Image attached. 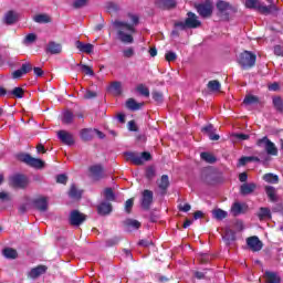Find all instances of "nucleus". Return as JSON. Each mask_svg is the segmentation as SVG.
<instances>
[{
  "label": "nucleus",
  "instance_id": "nucleus-1",
  "mask_svg": "<svg viewBox=\"0 0 283 283\" xmlns=\"http://www.w3.org/2000/svg\"><path fill=\"white\" fill-rule=\"evenodd\" d=\"M113 29L117 41H120V43H125L126 45L134 43V34L136 33L134 24L115 20L113 22Z\"/></svg>",
  "mask_w": 283,
  "mask_h": 283
},
{
  "label": "nucleus",
  "instance_id": "nucleus-2",
  "mask_svg": "<svg viewBox=\"0 0 283 283\" xmlns=\"http://www.w3.org/2000/svg\"><path fill=\"white\" fill-rule=\"evenodd\" d=\"M245 8L249 10H258L260 14H271L272 12H277V6L275 4H270V6H264L260 0H245Z\"/></svg>",
  "mask_w": 283,
  "mask_h": 283
},
{
  "label": "nucleus",
  "instance_id": "nucleus-3",
  "mask_svg": "<svg viewBox=\"0 0 283 283\" xmlns=\"http://www.w3.org/2000/svg\"><path fill=\"white\" fill-rule=\"evenodd\" d=\"M258 61V55L251 51H243L239 54L238 63L241 65L242 70H251L255 67Z\"/></svg>",
  "mask_w": 283,
  "mask_h": 283
},
{
  "label": "nucleus",
  "instance_id": "nucleus-4",
  "mask_svg": "<svg viewBox=\"0 0 283 283\" xmlns=\"http://www.w3.org/2000/svg\"><path fill=\"white\" fill-rule=\"evenodd\" d=\"M195 8L202 19H211V17H213V1L211 0H205L201 3H197L195 4Z\"/></svg>",
  "mask_w": 283,
  "mask_h": 283
},
{
  "label": "nucleus",
  "instance_id": "nucleus-5",
  "mask_svg": "<svg viewBox=\"0 0 283 283\" xmlns=\"http://www.w3.org/2000/svg\"><path fill=\"white\" fill-rule=\"evenodd\" d=\"M28 177L23 175H13L9 178V185L14 189H25V187H28Z\"/></svg>",
  "mask_w": 283,
  "mask_h": 283
},
{
  "label": "nucleus",
  "instance_id": "nucleus-6",
  "mask_svg": "<svg viewBox=\"0 0 283 283\" xmlns=\"http://www.w3.org/2000/svg\"><path fill=\"white\" fill-rule=\"evenodd\" d=\"M20 160H22V163H25L30 167H33L34 169H43V167H45V161L39 158H34L30 155H22L20 157Z\"/></svg>",
  "mask_w": 283,
  "mask_h": 283
},
{
  "label": "nucleus",
  "instance_id": "nucleus-7",
  "mask_svg": "<svg viewBox=\"0 0 283 283\" xmlns=\"http://www.w3.org/2000/svg\"><path fill=\"white\" fill-rule=\"evenodd\" d=\"M216 6H217V10H218L219 14H221L222 17L229 18V12H235V8H233V6H231V3H229L224 0L217 1Z\"/></svg>",
  "mask_w": 283,
  "mask_h": 283
},
{
  "label": "nucleus",
  "instance_id": "nucleus-8",
  "mask_svg": "<svg viewBox=\"0 0 283 283\" xmlns=\"http://www.w3.org/2000/svg\"><path fill=\"white\" fill-rule=\"evenodd\" d=\"M154 205V191L145 189L143 191V210L150 211Z\"/></svg>",
  "mask_w": 283,
  "mask_h": 283
},
{
  "label": "nucleus",
  "instance_id": "nucleus-9",
  "mask_svg": "<svg viewBox=\"0 0 283 283\" xmlns=\"http://www.w3.org/2000/svg\"><path fill=\"white\" fill-rule=\"evenodd\" d=\"M186 25L189 30H196V28H200L202 25V22H200V20H198V15H196V13L189 11L187 13V18H186Z\"/></svg>",
  "mask_w": 283,
  "mask_h": 283
},
{
  "label": "nucleus",
  "instance_id": "nucleus-10",
  "mask_svg": "<svg viewBox=\"0 0 283 283\" xmlns=\"http://www.w3.org/2000/svg\"><path fill=\"white\" fill-rule=\"evenodd\" d=\"M85 222V214L81 213L78 210H74L70 214V224L72 227H81Z\"/></svg>",
  "mask_w": 283,
  "mask_h": 283
},
{
  "label": "nucleus",
  "instance_id": "nucleus-11",
  "mask_svg": "<svg viewBox=\"0 0 283 283\" xmlns=\"http://www.w3.org/2000/svg\"><path fill=\"white\" fill-rule=\"evenodd\" d=\"M247 244L249 249H251L254 253L258 251H262V241H260V238L258 237H249L247 239Z\"/></svg>",
  "mask_w": 283,
  "mask_h": 283
},
{
  "label": "nucleus",
  "instance_id": "nucleus-12",
  "mask_svg": "<svg viewBox=\"0 0 283 283\" xmlns=\"http://www.w3.org/2000/svg\"><path fill=\"white\" fill-rule=\"evenodd\" d=\"M125 158L133 165H143V153L128 151L125 153Z\"/></svg>",
  "mask_w": 283,
  "mask_h": 283
},
{
  "label": "nucleus",
  "instance_id": "nucleus-13",
  "mask_svg": "<svg viewBox=\"0 0 283 283\" xmlns=\"http://www.w3.org/2000/svg\"><path fill=\"white\" fill-rule=\"evenodd\" d=\"M48 197H38L33 201V206L38 211H48Z\"/></svg>",
  "mask_w": 283,
  "mask_h": 283
},
{
  "label": "nucleus",
  "instance_id": "nucleus-14",
  "mask_svg": "<svg viewBox=\"0 0 283 283\" xmlns=\"http://www.w3.org/2000/svg\"><path fill=\"white\" fill-rule=\"evenodd\" d=\"M75 48L84 54H92L94 52V45L91 43H83L81 41L75 42Z\"/></svg>",
  "mask_w": 283,
  "mask_h": 283
},
{
  "label": "nucleus",
  "instance_id": "nucleus-15",
  "mask_svg": "<svg viewBox=\"0 0 283 283\" xmlns=\"http://www.w3.org/2000/svg\"><path fill=\"white\" fill-rule=\"evenodd\" d=\"M17 21H19V13H17L15 11H8L4 17H3V22L7 25H12L14 23H17Z\"/></svg>",
  "mask_w": 283,
  "mask_h": 283
},
{
  "label": "nucleus",
  "instance_id": "nucleus-16",
  "mask_svg": "<svg viewBox=\"0 0 283 283\" xmlns=\"http://www.w3.org/2000/svg\"><path fill=\"white\" fill-rule=\"evenodd\" d=\"M45 271H48L45 265H39L29 272V277H31V280H36V277H41Z\"/></svg>",
  "mask_w": 283,
  "mask_h": 283
},
{
  "label": "nucleus",
  "instance_id": "nucleus-17",
  "mask_svg": "<svg viewBox=\"0 0 283 283\" xmlns=\"http://www.w3.org/2000/svg\"><path fill=\"white\" fill-rule=\"evenodd\" d=\"M108 92L113 94V96H120V94H123V84L120 82L111 83Z\"/></svg>",
  "mask_w": 283,
  "mask_h": 283
},
{
  "label": "nucleus",
  "instance_id": "nucleus-18",
  "mask_svg": "<svg viewBox=\"0 0 283 283\" xmlns=\"http://www.w3.org/2000/svg\"><path fill=\"white\" fill-rule=\"evenodd\" d=\"M57 137L64 143V145H74V137L65 130H60L57 133Z\"/></svg>",
  "mask_w": 283,
  "mask_h": 283
},
{
  "label": "nucleus",
  "instance_id": "nucleus-19",
  "mask_svg": "<svg viewBox=\"0 0 283 283\" xmlns=\"http://www.w3.org/2000/svg\"><path fill=\"white\" fill-rule=\"evenodd\" d=\"M201 180L205 185H216V175L209 170H203L201 172Z\"/></svg>",
  "mask_w": 283,
  "mask_h": 283
},
{
  "label": "nucleus",
  "instance_id": "nucleus-20",
  "mask_svg": "<svg viewBox=\"0 0 283 283\" xmlns=\"http://www.w3.org/2000/svg\"><path fill=\"white\" fill-rule=\"evenodd\" d=\"M258 189V185L250 182V184H243L240 187V193L241 196H249L250 193H253Z\"/></svg>",
  "mask_w": 283,
  "mask_h": 283
},
{
  "label": "nucleus",
  "instance_id": "nucleus-21",
  "mask_svg": "<svg viewBox=\"0 0 283 283\" xmlns=\"http://www.w3.org/2000/svg\"><path fill=\"white\" fill-rule=\"evenodd\" d=\"M265 283H282V277L277 275V272L265 271Z\"/></svg>",
  "mask_w": 283,
  "mask_h": 283
},
{
  "label": "nucleus",
  "instance_id": "nucleus-22",
  "mask_svg": "<svg viewBox=\"0 0 283 283\" xmlns=\"http://www.w3.org/2000/svg\"><path fill=\"white\" fill-rule=\"evenodd\" d=\"M91 176L94 180H99L103 178V167L101 165H95L90 168Z\"/></svg>",
  "mask_w": 283,
  "mask_h": 283
},
{
  "label": "nucleus",
  "instance_id": "nucleus-23",
  "mask_svg": "<svg viewBox=\"0 0 283 283\" xmlns=\"http://www.w3.org/2000/svg\"><path fill=\"white\" fill-rule=\"evenodd\" d=\"M265 193L270 200V202H277V191L273 186H265L264 187Z\"/></svg>",
  "mask_w": 283,
  "mask_h": 283
},
{
  "label": "nucleus",
  "instance_id": "nucleus-24",
  "mask_svg": "<svg viewBox=\"0 0 283 283\" xmlns=\"http://www.w3.org/2000/svg\"><path fill=\"white\" fill-rule=\"evenodd\" d=\"M157 4L161 10H171L176 8V0H157Z\"/></svg>",
  "mask_w": 283,
  "mask_h": 283
},
{
  "label": "nucleus",
  "instance_id": "nucleus-25",
  "mask_svg": "<svg viewBox=\"0 0 283 283\" xmlns=\"http://www.w3.org/2000/svg\"><path fill=\"white\" fill-rule=\"evenodd\" d=\"M158 187L163 196H165V193H167V189H169V176L163 175L159 180Z\"/></svg>",
  "mask_w": 283,
  "mask_h": 283
},
{
  "label": "nucleus",
  "instance_id": "nucleus-26",
  "mask_svg": "<svg viewBox=\"0 0 283 283\" xmlns=\"http://www.w3.org/2000/svg\"><path fill=\"white\" fill-rule=\"evenodd\" d=\"M46 51L50 52V54H61L63 46L56 42H50L48 44Z\"/></svg>",
  "mask_w": 283,
  "mask_h": 283
},
{
  "label": "nucleus",
  "instance_id": "nucleus-27",
  "mask_svg": "<svg viewBox=\"0 0 283 283\" xmlns=\"http://www.w3.org/2000/svg\"><path fill=\"white\" fill-rule=\"evenodd\" d=\"M97 211H98L99 216H107V214L112 213V203H109V202H102L97 207Z\"/></svg>",
  "mask_w": 283,
  "mask_h": 283
},
{
  "label": "nucleus",
  "instance_id": "nucleus-28",
  "mask_svg": "<svg viewBox=\"0 0 283 283\" xmlns=\"http://www.w3.org/2000/svg\"><path fill=\"white\" fill-rule=\"evenodd\" d=\"M265 151L269 156H277V147L271 139L265 144Z\"/></svg>",
  "mask_w": 283,
  "mask_h": 283
},
{
  "label": "nucleus",
  "instance_id": "nucleus-29",
  "mask_svg": "<svg viewBox=\"0 0 283 283\" xmlns=\"http://www.w3.org/2000/svg\"><path fill=\"white\" fill-rule=\"evenodd\" d=\"M263 180L265 182H270V185H277V182H280V177H277V175L269 172L263 176Z\"/></svg>",
  "mask_w": 283,
  "mask_h": 283
},
{
  "label": "nucleus",
  "instance_id": "nucleus-30",
  "mask_svg": "<svg viewBox=\"0 0 283 283\" xmlns=\"http://www.w3.org/2000/svg\"><path fill=\"white\" fill-rule=\"evenodd\" d=\"M145 178H147L149 181H151L154 178H156V166L150 165V166L146 167Z\"/></svg>",
  "mask_w": 283,
  "mask_h": 283
},
{
  "label": "nucleus",
  "instance_id": "nucleus-31",
  "mask_svg": "<svg viewBox=\"0 0 283 283\" xmlns=\"http://www.w3.org/2000/svg\"><path fill=\"white\" fill-rule=\"evenodd\" d=\"M81 138H82V140H92V138H94V129H92V128L82 129Z\"/></svg>",
  "mask_w": 283,
  "mask_h": 283
},
{
  "label": "nucleus",
  "instance_id": "nucleus-32",
  "mask_svg": "<svg viewBox=\"0 0 283 283\" xmlns=\"http://www.w3.org/2000/svg\"><path fill=\"white\" fill-rule=\"evenodd\" d=\"M207 87L210 92H220L222 84L218 80L209 81Z\"/></svg>",
  "mask_w": 283,
  "mask_h": 283
},
{
  "label": "nucleus",
  "instance_id": "nucleus-33",
  "mask_svg": "<svg viewBox=\"0 0 283 283\" xmlns=\"http://www.w3.org/2000/svg\"><path fill=\"white\" fill-rule=\"evenodd\" d=\"M124 224L127 231H132V229H140V222L133 219H127L126 221H124Z\"/></svg>",
  "mask_w": 283,
  "mask_h": 283
},
{
  "label": "nucleus",
  "instance_id": "nucleus-34",
  "mask_svg": "<svg viewBox=\"0 0 283 283\" xmlns=\"http://www.w3.org/2000/svg\"><path fill=\"white\" fill-rule=\"evenodd\" d=\"M248 163H260V159L255 156L241 157L239 159V165L241 167H244V165H248Z\"/></svg>",
  "mask_w": 283,
  "mask_h": 283
},
{
  "label": "nucleus",
  "instance_id": "nucleus-35",
  "mask_svg": "<svg viewBox=\"0 0 283 283\" xmlns=\"http://www.w3.org/2000/svg\"><path fill=\"white\" fill-rule=\"evenodd\" d=\"M212 216L216 220H224L229 213L220 208L212 210Z\"/></svg>",
  "mask_w": 283,
  "mask_h": 283
},
{
  "label": "nucleus",
  "instance_id": "nucleus-36",
  "mask_svg": "<svg viewBox=\"0 0 283 283\" xmlns=\"http://www.w3.org/2000/svg\"><path fill=\"white\" fill-rule=\"evenodd\" d=\"M244 105H258L260 97L255 95H247L243 99Z\"/></svg>",
  "mask_w": 283,
  "mask_h": 283
},
{
  "label": "nucleus",
  "instance_id": "nucleus-37",
  "mask_svg": "<svg viewBox=\"0 0 283 283\" xmlns=\"http://www.w3.org/2000/svg\"><path fill=\"white\" fill-rule=\"evenodd\" d=\"M200 158L201 160H205V163H209L210 165H213V163H216L217 160L216 156L207 151L201 153Z\"/></svg>",
  "mask_w": 283,
  "mask_h": 283
},
{
  "label": "nucleus",
  "instance_id": "nucleus-38",
  "mask_svg": "<svg viewBox=\"0 0 283 283\" xmlns=\"http://www.w3.org/2000/svg\"><path fill=\"white\" fill-rule=\"evenodd\" d=\"M151 96H153V101H155V103H157V105L163 104V102L165 101V96L163 95V92L160 91H153L151 92Z\"/></svg>",
  "mask_w": 283,
  "mask_h": 283
},
{
  "label": "nucleus",
  "instance_id": "nucleus-39",
  "mask_svg": "<svg viewBox=\"0 0 283 283\" xmlns=\"http://www.w3.org/2000/svg\"><path fill=\"white\" fill-rule=\"evenodd\" d=\"M33 21H35V23H50V21H52V18H50V15L48 14H38L33 17Z\"/></svg>",
  "mask_w": 283,
  "mask_h": 283
},
{
  "label": "nucleus",
  "instance_id": "nucleus-40",
  "mask_svg": "<svg viewBox=\"0 0 283 283\" xmlns=\"http://www.w3.org/2000/svg\"><path fill=\"white\" fill-rule=\"evenodd\" d=\"M273 105L274 108L276 109V112H279L280 114H283V99L282 97L277 96L273 98Z\"/></svg>",
  "mask_w": 283,
  "mask_h": 283
},
{
  "label": "nucleus",
  "instance_id": "nucleus-41",
  "mask_svg": "<svg viewBox=\"0 0 283 283\" xmlns=\"http://www.w3.org/2000/svg\"><path fill=\"white\" fill-rule=\"evenodd\" d=\"M70 198H75L78 199L81 196H83V190H78L75 185L71 186L70 192H69Z\"/></svg>",
  "mask_w": 283,
  "mask_h": 283
},
{
  "label": "nucleus",
  "instance_id": "nucleus-42",
  "mask_svg": "<svg viewBox=\"0 0 283 283\" xmlns=\"http://www.w3.org/2000/svg\"><path fill=\"white\" fill-rule=\"evenodd\" d=\"M147 213L144 214V218L146 220H149V222H158V214H156V210H146Z\"/></svg>",
  "mask_w": 283,
  "mask_h": 283
},
{
  "label": "nucleus",
  "instance_id": "nucleus-43",
  "mask_svg": "<svg viewBox=\"0 0 283 283\" xmlns=\"http://www.w3.org/2000/svg\"><path fill=\"white\" fill-rule=\"evenodd\" d=\"M126 107L128 109H132L133 112H136V109L140 108V103H137L136 99H134V98H129L126 102Z\"/></svg>",
  "mask_w": 283,
  "mask_h": 283
},
{
  "label": "nucleus",
  "instance_id": "nucleus-44",
  "mask_svg": "<svg viewBox=\"0 0 283 283\" xmlns=\"http://www.w3.org/2000/svg\"><path fill=\"white\" fill-rule=\"evenodd\" d=\"M4 258H8L9 260H15L17 258V250L12 248H7L2 251Z\"/></svg>",
  "mask_w": 283,
  "mask_h": 283
},
{
  "label": "nucleus",
  "instance_id": "nucleus-45",
  "mask_svg": "<svg viewBox=\"0 0 283 283\" xmlns=\"http://www.w3.org/2000/svg\"><path fill=\"white\" fill-rule=\"evenodd\" d=\"M72 120H74V113L70 111L64 112L62 123H64L65 125H70Z\"/></svg>",
  "mask_w": 283,
  "mask_h": 283
},
{
  "label": "nucleus",
  "instance_id": "nucleus-46",
  "mask_svg": "<svg viewBox=\"0 0 283 283\" xmlns=\"http://www.w3.org/2000/svg\"><path fill=\"white\" fill-rule=\"evenodd\" d=\"M258 218L260 220H264L266 218H271V209H269V208H260V211L258 213Z\"/></svg>",
  "mask_w": 283,
  "mask_h": 283
},
{
  "label": "nucleus",
  "instance_id": "nucleus-47",
  "mask_svg": "<svg viewBox=\"0 0 283 283\" xmlns=\"http://www.w3.org/2000/svg\"><path fill=\"white\" fill-rule=\"evenodd\" d=\"M231 211H232L233 216H240V213H244L242 203L234 202L231 207Z\"/></svg>",
  "mask_w": 283,
  "mask_h": 283
},
{
  "label": "nucleus",
  "instance_id": "nucleus-48",
  "mask_svg": "<svg viewBox=\"0 0 283 283\" xmlns=\"http://www.w3.org/2000/svg\"><path fill=\"white\" fill-rule=\"evenodd\" d=\"M81 71L87 76H94V70H92L88 65L80 64Z\"/></svg>",
  "mask_w": 283,
  "mask_h": 283
},
{
  "label": "nucleus",
  "instance_id": "nucleus-49",
  "mask_svg": "<svg viewBox=\"0 0 283 283\" xmlns=\"http://www.w3.org/2000/svg\"><path fill=\"white\" fill-rule=\"evenodd\" d=\"M165 59L168 63H171L172 61H176L178 59V55L174 51H169L165 54Z\"/></svg>",
  "mask_w": 283,
  "mask_h": 283
},
{
  "label": "nucleus",
  "instance_id": "nucleus-50",
  "mask_svg": "<svg viewBox=\"0 0 283 283\" xmlns=\"http://www.w3.org/2000/svg\"><path fill=\"white\" fill-rule=\"evenodd\" d=\"M34 41H36V34H34V33H29V34L24 38V45H30V43H34Z\"/></svg>",
  "mask_w": 283,
  "mask_h": 283
},
{
  "label": "nucleus",
  "instance_id": "nucleus-51",
  "mask_svg": "<svg viewBox=\"0 0 283 283\" xmlns=\"http://www.w3.org/2000/svg\"><path fill=\"white\" fill-rule=\"evenodd\" d=\"M11 94L15 97V98H23V94L24 91L21 87H15L13 88V91L11 92Z\"/></svg>",
  "mask_w": 283,
  "mask_h": 283
},
{
  "label": "nucleus",
  "instance_id": "nucleus-52",
  "mask_svg": "<svg viewBox=\"0 0 283 283\" xmlns=\"http://www.w3.org/2000/svg\"><path fill=\"white\" fill-rule=\"evenodd\" d=\"M271 139H269L268 136H264L263 138H260L256 140V147H266Z\"/></svg>",
  "mask_w": 283,
  "mask_h": 283
},
{
  "label": "nucleus",
  "instance_id": "nucleus-53",
  "mask_svg": "<svg viewBox=\"0 0 283 283\" xmlns=\"http://www.w3.org/2000/svg\"><path fill=\"white\" fill-rule=\"evenodd\" d=\"M104 198H106L107 200H114V190H112V188H106L104 190Z\"/></svg>",
  "mask_w": 283,
  "mask_h": 283
},
{
  "label": "nucleus",
  "instance_id": "nucleus-54",
  "mask_svg": "<svg viewBox=\"0 0 283 283\" xmlns=\"http://www.w3.org/2000/svg\"><path fill=\"white\" fill-rule=\"evenodd\" d=\"M201 132H202L203 134H207V135L209 136L210 134H213V132H216V128H213L212 124H209V125H207V126H203V127L201 128Z\"/></svg>",
  "mask_w": 283,
  "mask_h": 283
},
{
  "label": "nucleus",
  "instance_id": "nucleus-55",
  "mask_svg": "<svg viewBox=\"0 0 283 283\" xmlns=\"http://www.w3.org/2000/svg\"><path fill=\"white\" fill-rule=\"evenodd\" d=\"M226 238L227 240L233 242V240H235V231L231 229L226 230Z\"/></svg>",
  "mask_w": 283,
  "mask_h": 283
},
{
  "label": "nucleus",
  "instance_id": "nucleus-56",
  "mask_svg": "<svg viewBox=\"0 0 283 283\" xmlns=\"http://www.w3.org/2000/svg\"><path fill=\"white\" fill-rule=\"evenodd\" d=\"M134 207V199H128L125 202V211L126 213H132V208Z\"/></svg>",
  "mask_w": 283,
  "mask_h": 283
},
{
  "label": "nucleus",
  "instance_id": "nucleus-57",
  "mask_svg": "<svg viewBox=\"0 0 283 283\" xmlns=\"http://www.w3.org/2000/svg\"><path fill=\"white\" fill-rule=\"evenodd\" d=\"M175 28L177 29V30H186L188 27H187V22L185 21V22H182V21H177V22H175Z\"/></svg>",
  "mask_w": 283,
  "mask_h": 283
},
{
  "label": "nucleus",
  "instance_id": "nucleus-58",
  "mask_svg": "<svg viewBox=\"0 0 283 283\" xmlns=\"http://www.w3.org/2000/svg\"><path fill=\"white\" fill-rule=\"evenodd\" d=\"M24 74H28V72H32V64L30 63H24L22 64L20 69Z\"/></svg>",
  "mask_w": 283,
  "mask_h": 283
},
{
  "label": "nucleus",
  "instance_id": "nucleus-59",
  "mask_svg": "<svg viewBox=\"0 0 283 283\" xmlns=\"http://www.w3.org/2000/svg\"><path fill=\"white\" fill-rule=\"evenodd\" d=\"M143 160L145 163H150V160H154V157L151 156V153L143 151Z\"/></svg>",
  "mask_w": 283,
  "mask_h": 283
},
{
  "label": "nucleus",
  "instance_id": "nucleus-60",
  "mask_svg": "<svg viewBox=\"0 0 283 283\" xmlns=\"http://www.w3.org/2000/svg\"><path fill=\"white\" fill-rule=\"evenodd\" d=\"M96 96H97V94L94 91H86L84 93V98H86V99L96 98Z\"/></svg>",
  "mask_w": 283,
  "mask_h": 283
},
{
  "label": "nucleus",
  "instance_id": "nucleus-61",
  "mask_svg": "<svg viewBox=\"0 0 283 283\" xmlns=\"http://www.w3.org/2000/svg\"><path fill=\"white\" fill-rule=\"evenodd\" d=\"M123 54L126 59H132L134 56V49L128 48L123 51Z\"/></svg>",
  "mask_w": 283,
  "mask_h": 283
},
{
  "label": "nucleus",
  "instance_id": "nucleus-62",
  "mask_svg": "<svg viewBox=\"0 0 283 283\" xmlns=\"http://www.w3.org/2000/svg\"><path fill=\"white\" fill-rule=\"evenodd\" d=\"M87 0H75L73 2V8H83V6H86Z\"/></svg>",
  "mask_w": 283,
  "mask_h": 283
},
{
  "label": "nucleus",
  "instance_id": "nucleus-63",
  "mask_svg": "<svg viewBox=\"0 0 283 283\" xmlns=\"http://www.w3.org/2000/svg\"><path fill=\"white\" fill-rule=\"evenodd\" d=\"M25 73L20 69L12 73V78H21V76H24Z\"/></svg>",
  "mask_w": 283,
  "mask_h": 283
},
{
  "label": "nucleus",
  "instance_id": "nucleus-64",
  "mask_svg": "<svg viewBox=\"0 0 283 283\" xmlns=\"http://www.w3.org/2000/svg\"><path fill=\"white\" fill-rule=\"evenodd\" d=\"M274 54H275V56H283L282 45H275L274 46Z\"/></svg>",
  "mask_w": 283,
  "mask_h": 283
}]
</instances>
